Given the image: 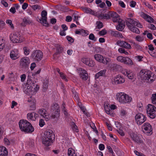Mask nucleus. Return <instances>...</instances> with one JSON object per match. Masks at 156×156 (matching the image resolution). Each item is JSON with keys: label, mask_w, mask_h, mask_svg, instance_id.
<instances>
[{"label": "nucleus", "mask_w": 156, "mask_h": 156, "mask_svg": "<svg viewBox=\"0 0 156 156\" xmlns=\"http://www.w3.org/2000/svg\"><path fill=\"white\" fill-rule=\"evenodd\" d=\"M19 124L21 130L25 132L31 133L34 130V128L31 123L26 120H20Z\"/></svg>", "instance_id": "obj_3"}, {"label": "nucleus", "mask_w": 156, "mask_h": 156, "mask_svg": "<svg viewBox=\"0 0 156 156\" xmlns=\"http://www.w3.org/2000/svg\"><path fill=\"white\" fill-rule=\"evenodd\" d=\"M110 18H112L113 21L114 22H118L120 19L119 15L116 12H110Z\"/></svg>", "instance_id": "obj_18"}, {"label": "nucleus", "mask_w": 156, "mask_h": 156, "mask_svg": "<svg viewBox=\"0 0 156 156\" xmlns=\"http://www.w3.org/2000/svg\"><path fill=\"white\" fill-rule=\"evenodd\" d=\"M106 71V69H104L97 73L95 76V78L98 79L99 76H103L105 74Z\"/></svg>", "instance_id": "obj_32"}, {"label": "nucleus", "mask_w": 156, "mask_h": 156, "mask_svg": "<svg viewBox=\"0 0 156 156\" xmlns=\"http://www.w3.org/2000/svg\"><path fill=\"white\" fill-rule=\"evenodd\" d=\"M34 112L29 113L27 114V118L28 119H30L32 120H35V117L34 115Z\"/></svg>", "instance_id": "obj_35"}, {"label": "nucleus", "mask_w": 156, "mask_h": 156, "mask_svg": "<svg viewBox=\"0 0 156 156\" xmlns=\"http://www.w3.org/2000/svg\"><path fill=\"white\" fill-rule=\"evenodd\" d=\"M27 144L29 147H33L35 145L34 140L33 139H30L29 141L27 142Z\"/></svg>", "instance_id": "obj_36"}, {"label": "nucleus", "mask_w": 156, "mask_h": 156, "mask_svg": "<svg viewBox=\"0 0 156 156\" xmlns=\"http://www.w3.org/2000/svg\"><path fill=\"white\" fill-rule=\"evenodd\" d=\"M126 23L130 30L137 34H139L140 31L138 28L135 27L136 26L140 28L142 27V25L136 19L128 18L126 21Z\"/></svg>", "instance_id": "obj_1"}, {"label": "nucleus", "mask_w": 156, "mask_h": 156, "mask_svg": "<svg viewBox=\"0 0 156 156\" xmlns=\"http://www.w3.org/2000/svg\"><path fill=\"white\" fill-rule=\"evenodd\" d=\"M51 115L49 114H48L47 113H46V114L44 115L43 117L44 118L46 121L48 120L51 118Z\"/></svg>", "instance_id": "obj_51"}, {"label": "nucleus", "mask_w": 156, "mask_h": 156, "mask_svg": "<svg viewBox=\"0 0 156 156\" xmlns=\"http://www.w3.org/2000/svg\"><path fill=\"white\" fill-rule=\"evenodd\" d=\"M52 112L51 115V118L53 119H58L60 116V111H55L54 112Z\"/></svg>", "instance_id": "obj_28"}, {"label": "nucleus", "mask_w": 156, "mask_h": 156, "mask_svg": "<svg viewBox=\"0 0 156 156\" xmlns=\"http://www.w3.org/2000/svg\"><path fill=\"white\" fill-rule=\"evenodd\" d=\"M141 15L142 17L144 19H145L148 22L154 23V20L150 16L146 14L144 12H142Z\"/></svg>", "instance_id": "obj_22"}, {"label": "nucleus", "mask_w": 156, "mask_h": 156, "mask_svg": "<svg viewBox=\"0 0 156 156\" xmlns=\"http://www.w3.org/2000/svg\"><path fill=\"white\" fill-rule=\"evenodd\" d=\"M124 59V61L123 63L124 64L129 65H132L133 64V62L132 60L129 58L125 57Z\"/></svg>", "instance_id": "obj_30"}, {"label": "nucleus", "mask_w": 156, "mask_h": 156, "mask_svg": "<svg viewBox=\"0 0 156 156\" xmlns=\"http://www.w3.org/2000/svg\"><path fill=\"white\" fill-rule=\"evenodd\" d=\"M142 129L145 133H150L152 130L151 125L148 122H145L142 126Z\"/></svg>", "instance_id": "obj_14"}, {"label": "nucleus", "mask_w": 156, "mask_h": 156, "mask_svg": "<svg viewBox=\"0 0 156 156\" xmlns=\"http://www.w3.org/2000/svg\"><path fill=\"white\" fill-rule=\"evenodd\" d=\"M59 107L58 105L56 103L54 104L51 107L50 111L51 112H53L55 111H60Z\"/></svg>", "instance_id": "obj_26"}, {"label": "nucleus", "mask_w": 156, "mask_h": 156, "mask_svg": "<svg viewBox=\"0 0 156 156\" xmlns=\"http://www.w3.org/2000/svg\"><path fill=\"white\" fill-rule=\"evenodd\" d=\"M32 8L34 10L37 9H40V6L38 5H34L31 6Z\"/></svg>", "instance_id": "obj_64"}, {"label": "nucleus", "mask_w": 156, "mask_h": 156, "mask_svg": "<svg viewBox=\"0 0 156 156\" xmlns=\"http://www.w3.org/2000/svg\"><path fill=\"white\" fill-rule=\"evenodd\" d=\"M80 34L82 36H86L89 34V33L87 31H86L83 29H81Z\"/></svg>", "instance_id": "obj_44"}, {"label": "nucleus", "mask_w": 156, "mask_h": 156, "mask_svg": "<svg viewBox=\"0 0 156 156\" xmlns=\"http://www.w3.org/2000/svg\"><path fill=\"white\" fill-rule=\"evenodd\" d=\"M94 58L98 62L102 63L103 64L107 65L110 61V59L108 58H104L102 55L100 54H96L94 56Z\"/></svg>", "instance_id": "obj_10"}, {"label": "nucleus", "mask_w": 156, "mask_h": 156, "mask_svg": "<svg viewBox=\"0 0 156 156\" xmlns=\"http://www.w3.org/2000/svg\"><path fill=\"white\" fill-rule=\"evenodd\" d=\"M43 56L42 52L40 50H36L32 52L30 58L35 61L39 62L42 59Z\"/></svg>", "instance_id": "obj_6"}, {"label": "nucleus", "mask_w": 156, "mask_h": 156, "mask_svg": "<svg viewBox=\"0 0 156 156\" xmlns=\"http://www.w3.org/2000/svg\"><path fill=\"white\" fill-rule=\"evenodd\" d=\"M55 138V135L52 130L49 129L46 130L44 133L42 139V144L47 146L51 145Z\"/></svg>", "instance_id": "obj_2"}, {"label": "nucleus", "mask_w": 156, "mask_h": 156, "mask_svg": "<svg viewBox=\"0 0 156 156\" xmlns=\"http://www.w3.org/2000/svg\"><path fill=\"white\" fill-rule=\"evenodd\" d=\"M100 18L102 19H110V12L106 13L100 14L99 16Z\"/></svg>", "instance_id": "obj_29"}, {"label": "nucleus", "mask_w": 156, "mask_h": 156, "mask_svg": "<svg viewBox=\"0 0 156 156\" xmlns=\"http://www.w3.org/2000/svg\"><path fill=\"white\" fill-rule=\"evenodd\" d=\"M89 38L90 40L93 41H97V38L95 37L94 34H90L89 36Z\"/></svg>", "instance_id": "obj_45"}, {"label": "nucleus", "mask_w": 156, "mask_h": 156, "mask_svg": "<svg viewBox=\"0 0 156 156\" xmlns=\"http://www.w3.org/2000/svg\"><path fill=\"white\" fill-rule=\"evenodd\" d=\"M20 56L19 51L17 49H14L10 51V57L13 60H15L18 58Z\"/></svg>", "instance_id": "obj_15"}, {"label": "nucleus", "mask_w": 156, "mask_h": 156, "mask_svg": "<svg viewBox=\"0 0 156 156\" xmlns=\"http://www.w3.org/2000/svg\"><path fill=\"white\" fill-rule=\"evenodd\" d=\"M107 33L106 30L105 29L102 30L101 31L99 32V35L101 36H103L106 34Z\"/></svg>", "instance_id": "obj_50"}, {"label": "nucleus", "mask_w": 156, "mask_h": 156, "mask_svg": "<svg viewBox=\"0 0 156 156\" xmlns=\"http://www.w3.org/2000/svg\"><path fill=\"white\" fill-rule=\"evenodd\" d=\"M125 57L121 56H118L117 58L118 61L121 62H124V58Z\"/></svg>", "instance_id": "obj_49"}, {"label": "nucleus", "mask_w": 156, "mask_h": 156, "mask_svg": "<svg viewBox=\"0 0 156 156\" xmlns=\"http://www.w3.org/2000/svg\"><path fill=\"white\" fill-rule=\"evenodd\" d=\"M111 34V35L115 37L122 38L123 37L121 33L117 31H112Z\"/></svg>", "instance_id": "obj_27"}, {"label": "nucleus", "mask_w": 156, "mask_h": 156, "mask_svg": "<svg viewBox=\"0 0 156 156\" xmlns=\"http://www.w3.org/2000/svg\"><path fill=\"white\" fill-rule=\"evenodd\" d=\"M81 61L90 67H93L94 65V62L93 61L90 60L89 58H83L81 59Z\"/></svg>", "instance_id": "obj_17"}, {"label": "nucleus", "mask_w": 156, "mask_h": 156, "mask_svg": "<svg viewBox=\"0 0 156 156\" xmlns=\"http://www.w3.org/2000/svg\"><path fill=\"white\" fill-rule=\"evenodd\" d=\"M45 125V123L44 120L41 119L39 121V125L41 127H43Z\"/></svg>", "instance_id": "obj_60"}, {"label": "nucleus", "mask_w": 156, "mask_h": 156, "mask_svg": "<svg viewBox=\"0 0 156 156\" xmlns=\"http://www.w3.org/2000/svg\"><path fill=\"white\" fill-rule=\"evenodd\" d=\"M31 23V21L28 19L24 18L23 19V21L21 23L23 26H25L26 25L30 24Z\"/></svg>", "instance_id": "obj_31"}, {"label": "nucleus", "mask_w": 156, "mask_h": 156, "mask_svg": "<svg viewBox=\"0 0 156 156\" xmlns=\"http://www.w3.org/2000/svg\"><path fill=\"white\" fill-rule=\"evenodd\" d=\"M26 84L30 86L31 87L35 88V83L32 81V80H27Z\"/></svg>", "instance_id": "obj_40"}, {"label": "nucleus", "mask_w": 156, "mask_h": 156, "mask_svg": "<svg viewBox=\"0 0 156 156\" xmlns=\"http://www.w3.org/2000/svg\"><path fill=\"white\" fill-rule=\"evenodd\" d=\"M135 39L136 40L139 41V42H141L144 41V37H141L140 36V35H137V36Z\"/></svg>", "instance_id": "obj_48"}, {"label": "nucleus", "mask_w": 156, "mask_h": 156, "mask_svg": "<svg viewBox=\"0 0 156 156\" xmlns=\"http://www.w3.org/2000/svg\"><path fill=\"white\" fill-rule=\"evenodd\" d=\"M30 64V60L28 58L24 57L22 58L20 61V64L22 68H27Z\"/></svg>", "instance_id": "obj_13"}, {"label": "nucleus", "mask_w": 156, "mask_h": 156, "mask_svg": "<svg viewBox=\"0 0 156 156\" xmlns=\"http://www.w3.org/2000/svg\"><path fill=\"white\" fill-rule=\"evenodd\" d=\"M80 75L81 78L83 80H86L88 78V75L87 72L83 69H80Z\"/></svg>", "instance_id": "obj_19"}, {"label": "nucleus", "mask_w": 156, "mask_h": 156, "mask_svg": "<svg viewBox=\"0 0 156 156\" xmlns=\"http://www.w3.org/2000/svg\"><path fill=\"white\" fill-rule=\"evenodd\" d=\"M125 79L123 77L120 75L116 76L111 80V82L114 85H117L122 84L124 83Z\"/></svg>", "instance_id": "obj_11"}, {"label": "nucleus", "mask_w": 156, "mask_h": 156, "mask_svg": "<svg viewBox=\"0 0 156 156\" xmlns=\"http://www.w3.org/2000/svg\"><path fill=\"white\" fill-rule=\"evenodd\" d=\"M136 4V3L135 2L132 1L130 2V5L131 7L132 8H134Z\"/></svg>", "instance_id": "obj_63"}, {"label": "nucleus", "mask_w": 156, "mask_h": 156, "mask_svg": "<svg viewBox=\"0 0 156 156\" xmlns=\"http://www.w3.org/2000/svg\"><path fill=\"white\" fill-rule=\"evenodd\" d=\"M57 51L56 52V54H58V53H60L62 52V48L61 46L59 45L57 48Z\"/></svg>", "instance_id": "obj_54"}, {"label": "nucleus", "mask_w": 156, "mask_h": 156, "mask_svg": "<svg viewBox=\"0 0 156 156\" xmlns=\"http://www.w3.org/2000/svg\"><path fill=\"white\" fill-rule=\"evenodd\" d=\"M66 38L68 41L71 43H73L74 42V40L73 38L69 36H66Z\"/></svg>", "instance_id": "obj_61"}, {"label": "nucleus", "mask_w": 156, "mask_h": 156, "mask_svg": "<svg viewBox=\"0 0 156 156\" xmlns=\"http://www.w3.org/2000/svg\"><path fill=\"white\" fill-rule=\"evenodd\" d=\"M156 112V108L154 106L149 104L147 108V115L150 118L153 119L156 116L155 112Z\"/></svg>", "instance_id": "obj_7"}, {"label": "nucleus", "mask_w": 156, "mask_h": 156, "mask_svg": "<svg viewBox=\"0 0 156 156\" xmlns=\"http://www.w3.org/2000/svg\"><path fill=\"white\" fill-rule=\"evenodd\" d=\"M23 50L24 53L26 55H27L29 54L30 53V50L28 48H27L26 47H24L23 48Z\"/></svg>", "instance_id": "obj_56"}, {"label": "nucleus", "mask_w": 156, "mask_h": 156, "mask_svg": "<svg viewBox=\"0 0 156 156\" xmlns=\"http://www.w3.org/2000/svg\"><path fill=\"white\" fill-rule=\"evenodd\" d=\"M135 58L138 61L140 62L142 61V59L143 58V57L141 56L137 55L136 56Z\"/></svg>", "instance_id": "obj_58"}, {"label": "nucleus", "mask_w": 156, "mask_h": 156, "mask_svg": "<svg viewBox=\"0 0 156 156\" xmlns=\"http://www.w3.org/2000/svg\"><path fill=\"white\" fill-rule=\"evenodd\" d=\"M48 81L47 80H44L43 83V90L45 92L47 90L48 87Z\"/></svg>", "instance_id": "obj_34"}, {"label": "nucleus", "mask_w": 156, "mask_h": 156, "mask_svg": "<svg viewBox=\"0 0 156 156\" xmlns=\"http://www.w3.org/2000/svg\"><path fill=\"white\" fill-rule=\"evenodd\" d=\"M116 44L126 49H129L131 48L130 45L125 41H118L116 42Z\"/></svg>", "instance_id": "obj_16"}, {"label": "nucleus", "mask_w": 156, "mask_h": 156, "mask_svg": "<svg viewBox=\"0 0 156 156\" xmlns=\"http://www.w3.org/2000/svg\"><path fill=\"white\" fill-rule=\"evenodd\" d=\"M123 73L125 76H126L129 79H133L134 77V73L131 71L126 69L123 71Z\"/></svg>", "instance_id": "obj_21"}, {"label": "nucleus", "mask_w": 156, "mask_h": 156, "mask_svg": "<svg viewBox=\"0 0 156 156\" xmlns=\"http://www.w3.org/2000/svg\"><path fill=\"white\" fill-rule=\"evenodd\" d=\"M5 44L4 43L3 40L2 39H0V51H1L4 48Z\"/></svg>", "instance_id": "obj_46"}, {"label": "nucleus", "mask_w": 156, "mask_h": 156, "mask_svg": "<svg viewBox=\"0 0 156 156\" xmlns=\"http://www.w3.org/2000/svg\"><path fill=\"white\" fill-rule=\"evenodd\" d=\"M130 136L132 140L138 144L142 143V141L136 134L133 133L131 134Z\"/></svg>", "instance_id": "obj_20"}, {"label": "nucleus", "mask_w": 156, "mask_h": 156, "mask_svg": "<svg viewBox=\"0 0 156 156\" xmlns=\"http://www.w3.org/2000/svg\"><path fill=\"white\" fill-rule=\"evenodd\" d=\"M68 153L69 156H77L75 150L71 148H69Z\"/></svg>", "instance_id": "obj_33"}, {"label": "nucleus", "mask_w": 156, "mask_h": 156, "mask_svg": "<svg viewBox=\"0 0 156 156\" xmlns=\"http://www.w3.org/2000/svg\"><path fill=\"white\" fill-rule=\"evenodd\" d=\"M96 24L97 26L96 29H99L103 27V24L101 21H97Z\"/></svg>", "instance_id": "obj_43"}, {"label": "nucleus", "mask_w": 156, "mask_h": 156, "mask_svg": "<svg viewBox=\"0 0 156 156\" xmlns=\"http://www.w3.org/2000/svg\"><path fill=\"white\" fill-rule=\"evenodd\" d=\"M119 3L120 5L122 8H124L126 7V5L124 2L121 1H119Z\"/></svg>", "instance_id": "obj_62"}, {"label": "nucleus", "mask_w": 156, "mask_h": 156, "mask_svg": "<svg viewBox=\"0 0 156 156\" xmlns=\"http://www.w3.org/2000/svg\"><path fill=\"white\" fill-rule=\"evenodd\" d=\"M59 75L62 79H64L66 81H68V80L66 79V76L64 75L63 73H60Z\"/></svg>", "instance_id": "obj_57"}, {"label": "nucleus", "mask_w": 156, "mask_h": 156, "mask_svg": "<svg viewBox=\"0 0 156 156\" xmlns=\"http://www.w3.org/2000/svg\"><path fill=\"white\" fill-rule=\"evenodd\" d=\"M71 125L72 128L74 131L76 133L78 132V129L77 127L74 122H72L71 123Z\"/></svg>", "instance_id": "obj_39"}, {"label": "nucleus", "mask_w": 156, "mask_h": 156, "mask_svg": "<svg viewBox=\"0 0 156 156\" xmlns=\"http://www.w3.org/2000/svg\"><path fill=\"white\" fill-rule=\"evenodd\" d=\"M5 25V23L3 21L0 20V30L4 27Z\"/></svg>", "instance_id": "obj_55"}, {"label": "nucleus", "mask_w": 156, "mask_h": 156, "mask_svg": "<svg viewBox=\"0 0 156 156\" xmlns=\"http://www.w3.org/2000/svg\"><path fill=\"white\" fill-rule=\"evenodd\" d=\"M8 153V151L5 147L3 146L0 147V156H6Z\"/></svg>", "instance_id": "obj_25"}, {"label": "nucleus", "mask_w": 156, "mask_h": 156, "mask_svg": "<svg viewBox=\"0 0 156 156\" xmlns=\"http://www.w3.org/2000/svg\"><path fill=\"white\" fill-rule=\"evenodd\" d=\"M109 66L113 69L115 70L118 69L119 67V65L114 63L110 64Z\"/></svg>", "instance_id": "obj_38"}, {"label": "nucleus", "mask_w": 156, "mask_h": 156, "mask_svg": "<svg viewBox=\"0 0 156 156\" xmlns=\"http://www.w3.org/2000/svg\"><path fill=\"white\" fill-rule=\"evenodd\" d=\"M47 12L45 10H43L41 13V18L39 20V22L44 26L48 27V24L47 22Z\"/></svg>", "instance_id": "obj_12"}, {"label": "nucleus", "mask_w": 156, "mask_h": 156, "mask_svg": "<svg viewBox=\"0 0 156 156\" xmlns=\"http://www.w3.org/2000/svg\"><path fill=\"white\" fill-rule=\"evenodd\" d=\"M46 110L44 108L40 109L39 110V113L40 115L43 117V116L46 114Z\"/></svg>", "instance_id": "obj_42"}, {"label": "nucleus", "mask_w": 156, "mask_h": 156, "mask_svg": "<svg viewBox=\"0 0 156 156\" xmlns=\"http://www.w3.org/2000/svg\"><path fill=\"white\" fill-rule=\"evenodd\" d=\"M116 98L118 101L122 103H126L130 102L132 100L131 97L122 92L118 93L116 94Z\"/></svg>", "instance_id": "obj_5"}, {"label": "nucleus", "mask_w": 156, "mask_h": 156, "mask_svg": "<svg viewBox=\"0 0 156 156\" xmlns=\"http://www.w3.org/2000/svg\"><path fill=\"white\" fill-rule=\"evenodd\" d=\"M33 89L34 90L35 88L30 87V86L27 85L26 84L25 87L23 88V91L26 94H30V92L33 90Z\"/></svg>", "instance_id": "obj_24"}, {"label": "nucleus", "mask_w": 156, "mask_h": 156, "mask_svg": "<svg viewBox=\"0 0 156 156\" xmlns=\"http://www.w3.org/2000/svg\"><path fill=\"white\" fill-rule=\"evenodd\" d=\"M151 72L145 70H141L137 74L139 79L141 80H147L148 82L151 83L154 81L153 77L151 76Z\"/></svg>", "instance_id": "obj_4"}, {"label": "nucleus", "mask_w": 156, "mask_h": 156, "mask_svg": "<svg viewBox=\"0 0 156 156\" xmlns=\"http://www.w3.org/2000/svg\"><path fill=\"white\" fill-rule=\"evenodd\" d=\"M31 105H30V110H34L35 109V103L32 102L30 103Z\"/></svg>", "instance_id": "obj_52"}, {"label": "nucleus", "mask_w": 156, "mask_h": 156, "mask_svg": "<svg viewBox=\"0 0 156 156\" xmlns=\"http://www.w3.org/2000/svg\"><path fill=\"white\" fill-rule=\"evenodd\" d=\"M125 25L123 23H119V24L116 27L117 29L119 31H122L124 28Z\"/></svg>", "instance_id": "obj_37"}, {"label": "nucleus", "mask_w": 156, "mask_h": 156, "mask_svg": "<svg viewBox=\"0 0 156 156\" xmlns=\"http://www.w3.org/2000/svg\"><path fill=\"white\" fill-rule=\"evenodd\" d=\"M118 51L121 53H124L125 55H128V53L126 51L125 49L122 48H120L118 49Z\"/></svg>", "instance_id": "obj_47"}, {"label": "nucleus", "mask_w": 156, "mask_h": 156, "mask_svg": "<svg viewBox=\"0 0 156 156\" xmlns=\"http://www.w3.org/2000/svg\"><path fill=\"white\" fill-rule=\"evenodd\" d=\"M6 23L9 24L11 27L13 29L14 28L13 24L12 23V21L11 20H7L6 22Z\"/></svg>", "instance_id": "obj_53"}, {"label": "nucleus", "mask_w": 156, "mask_h": 156, "mask_svg": "<svg viewBox=\"0 0 156 156\" xmlns=\"http://www.w3.org/2000/svg\"><path fill=\"white\" fill-rule=\"evenodd\" d=\"M73 96L75 98V99L76 100H78L79 98L78 96L77 92L75 91L74 92L73 91Z\"/></svg>", "instance_id": "obj_59"}, {"label": "nucleus", "mask_w": 156, "mask_h": 156, "mask_svg": "<svg viewBox=\"0 0 156 156\" xmlns=\"http://www.w3.org/2000/svg\"><path fill=\"white\" fill-rule=\"evenodd\" d=\"M135 119L136 124L138 125H140L145 121L146 117L143 114L139 113L136 115Z\"/></svg>", "instance_id": "obj_9"}, {"label": "nucleus", "mask_w": 156, "mask_h": 156, "mask_svg": "<svg viewBox=\"0 0 156 156\" xmlns=\"http://www.w3.org/2000/svg\"><path fill=\"white\" fill-rule=\"evenodd\" d=\"M10 40L14 43H19L23 41L22 37L18 32L14 33L10 37Z\"/></svg>", "instance_id": "obj_8"}, {"label": "nucleus", "mask_w": 156, "mask_h": 156, "mask_svg": "<svg viewBox=\"0 0 156 156\" xmlns=\"http://www.w3.org/2000/svg\"><path fill=\"white\" fill-rule=\"evenodd\" d=\"M151 99L152 103L153 104H156V93L152 94Z\"/></svg>", "instance_id": "obj_41"}, {"label": "nucleus", "mask_w": 156, "mask_h": 156, "mask_svg": "<svg viewBox=\"0 0 156 156\" xmlns=\"http://www.w3.org/2000/svg\"><path fill=\"white\" fill-rule=\"evenodd\" d=\"M81 8L82 10L85 11L87 13H89L94 16H96L97 14L96 12L94 10H92L90 8L86 7H82Z\"/></svg>", "instance_id": "obj_23"}]
</instances>
